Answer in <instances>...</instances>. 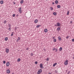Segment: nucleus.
I'll return each instance as SVG.
<instances>
[{
  "instance_id": "6e6552de",
  "label": "nucleus",
  "mask_w": 74,
  "mask_h": 74,
  "mask_svg": "<svg viewBox=\"0 0 74 74\" xmlns=\"http://www.w3.org/2000/svg\"><path fill=\"white\" fill-rule=\"evenodd\" d=\"M57 26H58V27L60 26V23H57Z\"/></svg>"
},
{
  "instance_id": "423d86ee",
  "label": "nucleus",
  "mask_w": 74,
  "mask_h": 74,
  "mask_svg": "<svg viewBox=\"0 0 74 74\" xmlns=\"http://www.w3.org/2000/svg\"><path fill=\"white\" fill-rule=\"evenodd\" d=\"M9 65H10V62H8L6 63V66L8 67L9 66Z\"/></svg>"
},
{
  "instance_id": "ddd939ff",
  "label": "nucleus",
  "mask_w": 74,
  "mask_h": 74,
  "mask_svg": "<svg viewBox=\"0 0 74 74\" xmlns=\"http://www.w3.org/2000/svg\"><path fill=\"white\" fill-rule=\"evenodd\" d=\"M57 30L58 31H59L60 30V27H58L57 28Z\"/></svg>"
},
{
  "instance_id": "aec40b11",
  "label": "nucleus",
  "mask_w": 74,
  "mask_h": 74,
  "mask_svg": "<svg viewBox=\"0 0 74 74\" xmlns=\"http://www.w3.org/2000/svg\"><path fill=\"white\" fill-rule=\"evenodd\" d=\"M23 3V0H22L20 1L21 4H22Z\"/></svg>"
},
{
  "instance_id": "cd10ccee",
  "label": "nucleus",
  "mask_w": 74,
  "mask_h": 74,
  "mask_svg": "<svg viewBox=\"0 0 74 74\" xmlns=\"http://www.w3.org/2000/svg\"><path fill=\"white\" fill-rule=\"evenodd\" d=\"M15 14H13V15H12L13 17H15Z\"/></svg>"
},
{
  "instance_id": "2eb2a0df",
  "label": "nucleus",
  "mask_w": 74,
  "mask_h": 74,
  "mask_svg": "<svg viewBox=\"0 0 74 74\" xmlns=\"http://www.w3.org/2000/svg\"><path fill=\"white\" fill-rule=\"evenodd\" d=\"M57 7L58 8H60V5H58L57 6Z\"/></svg>"
},
{
  "instance_id": "ea45409f",
  "label": "nucleus",
  "mask_w": 74,
  "mask_h": 74,
  "mask_svg": "<svg viewBox=\"0 0 74 74\" xmlns=\"http://www.w3.org/2000/svg\"><path fill=\"white\" fill-rule=\"evenodd\" d=\"M54 4H55V3H54V2H53L52 3V4L53 5H54Z\"/></svg>"
},
{
  "instance_id": "4c0bfd02",
  "label": "nucleus",
  "mask_w": 74,
  "mask_h": 74,
  "mask_svg": "<svg viewBox=\"0 0 74 74\" xmlns=\"http://www.w3.org/2000/svg\"><path fill=\"white\" fill-rule=\"evenodd\" d=\"M31 56H33V54L32 53H31Z\"/></svg>"
},
{
  "instance_id": "a19ab883",
  "label": "nucleus",
  "mask_w": 74,
  "mask_h": 74,
  "mask_svg": "<svg viewBox=\"0 0 74 74\" xmlns=\"http://www.w3.org/2000/svg\"><path fill=\"white\" fill-rule=\"evenodd\" d=\"M55 73H57V71L56 70L55 71Z\"/></svg>"
},
{
  "instance_id": "7c9ffc66",
  "label": "nucleus",
  "mask_w": 74,
  "mask_h": 74,
  "mask_svg": "<svg viewBox=\"0 0 74 74\" xmlns=\"http://www.w3.org/2000/svg\"><path fill=\"white\" fill-rule=\"evenodd\" d=\"M56 48H53V51H55V50H56Z\"/></svg>"
},
{
  "instance_id": "7ed1b4c3",
  "label": "nucleus",
  "mask_w": 74,
  "mask_h": 74,
  "mask_svg": "<svg viewBox=\"0 0 74 74\" xmlns=\"http://www.w3.org/2000/svg\"><path fill=\"white\" fill-rule=\"evenodd\" d=\"M43 66V64H40L39 66L41 69H44V67L42 66Z\"/></svg>"
},
{
  "instance_id": "c85d7f7f",
  "label": "nucleus",
  "mask_w": 74,
  "mask_h": 74,
  "mask_svg": "<svg viewBox=\"0 0 74 74\" xmlns=\"http://www.w3.org/2000/svg\"><path fill=\"white\" fill-rule=\"evenodd\" d=\"M3 64H5V61H3Z\"/></svg>"
},
{
  "instance_id": "393cba45",
  "label": "nucleus",
  "mask_w": 74,
  "mask_h": 74,
  "mask_svg": "<svg viewBox=\"0 0 74 74\" xmlns=\"http://www.w3.org/2000/svg\"><path fill=\"white\" fill-rule=\"evenodd\" d=\"M21 60V59L20 58H18L17 60V62H20V61Z\"/></svg>"
},
{
  "instance_id": "f03ea898",
  "label": "nucleus",
  "mask_w": 74,
  "mask_h": 74,
  "mask_svg": "<svg viewBox=\"0 0 74 74\" xmlns=\"http://www.w3.org/2000/svg\"><path fill=\"white\" fill-rule=\"evenodd\" d=\"M42 72V70L41 69H39L38 71V72H37L38 74H40L41 72Z\"/></svg>"
},
{
  "instance_id": "473e14b6",
  "label": "nucleus",
  "mask_w": 74,
  "mask_h": 74,
  "mask_svg": "<svg viewBox=\"0 0 74 74\" xmlns=\"http://www.w3.org/2000/svg\"><path fill=\"white\" fill-rule=\"evenodd\" d=\"M46 61H48V60H49V59L47 58V59H46Z\"/></svg>"
},
{
  "instance_id": "1a4fd4ad",
  "label": "nucleus",
  "mask_w": 74,
  "mask_h": 74,
  "mask_svg": "<svg viewBox=\"0 0 74 74\" xmlns=\"http://www.w3.org/2000/svg\"><path fill=\"white\" fill-rule=\"evenodd\" d=\"M58 38L59 41H61V40H62V38H61V37H60V36H59L58 37Z\"/></svg>"
},
{
  "instance_id": "0eeeda50",
  "label": "nucleus",
  "mask_w": 74,
  "mask_h": 74,
  "mask_svg": "<svg viewBox=\"0 0 74 74\" xmlns=\"http://www.w3.org/2000/svg\"><path fill=\"white\" fill-rule=\"evenodd\" d=\"M7 73L8 74H9V73H10V71L9 69H8L6 70Z\"/></svg>"
},
{
  "instance_id": "a211bd4d",
  "label": "nucleus",
  "mask_w": 74,
  "mask_h": 74,
  "mask_svg": "<svg viewBox=\"0 0 74 74\" xmlns=\"http://www.w3.org/2000/svg\"><path fill=\"white\" fill-rule=\"evenodd\" d=\"M50 10H51V11H52V10H53V8L52 7H50Z\"/></svg>"
},
{
  "instance_id": "6ab92c4d",
  "label": "nucleus",
  "mask_w": 74,
  "mask_h": 74,
  "mask_svg": "<svg viewBox=\"0 0 74 74\" xmlns=\"http://www.w3.org/2000/svg\"><path fill=\"white\" fill-rule=\"evenodd\" d=\"M53 14L54 15H56V13L54 12L53 13Z\"/></svg>"
},
{
  "instance_id": "09e8293b",
  "label": "nucleus",
  "mask_w": 74,
  "mask_h": 74,
  "mask_svg": "<svg viewBox=\"0 0 74 74\" xmlns=\"http://www.w3.org/2000/svg\"><path fill=\"white\" fill-rule=\"evenodd\" d=\"M57 26V25L56 24H55V26Z\"/></svg>"
},
{
  "instance_id": "5701e85b",
  "label": "nucleus",
  "mask_w": 74,
  "mask_h": 74,
  "mask_svg": "<svg viewBox=\"0 0 74 74\" xmlns=\"http://www.w3.org/2000/svg\"><path fill=\"white\" fill-rule=\"evenodd\" d=\"M9 27H11V25L10 24H9L8 25Z\"/></svg>"
},
{
  "instance_id": "f3484780",
  "label": "nucleus",
  "mask_w": 74,
  "mask_h": 74,
  "mask_svg": "<svg viewBox=\"0 0 74 74\" xmlns=\"http://www.w3.org/2000/svg\"><path fill=\"white\" fill-rule=\"evenodd\" d=\"M55 3L56 4H58V1L56 0L55 1Z\"/></svg>"
},
{
  "instance_id": "6e6d98bb",
  "label": "nucleus",
  "mask_w": 74,
  "mask_h": 74,
  "mask_svg": "<svg viewBox=\"0 0 74 74\" xmlns=\"http://www.w3.org/2000/svg\"><path fill=\"white\" fill-rule=\"evenodd\" d=\"M12 74H14V73H12Z\"/></svg>"
},
{
  "instance_id": "c03bdc74",
  "label": "nucleus",
  "mask_w": 74,
  "mask_h": 74,
  "mask_svg": "<svg viewBox=\"0 0 74 74\" xmlns=\"http://www.w3.org/2000/svg\"><path fill=\"white\" fill-rule=\"evenodd\" d=\"M13 34H11V36H13Z\"/></svg>"
},
{
  "instance_id": "3c124183",
  "label": "nucleus",
  "mask_w": 74,
  "mask_h": 74,
  "mask_svg": "<svg viewBox=\"0 0 74 74\" xmlns=\"http://www.w3.org/2000/svg\"><path fill=\"white\" fill-rule=\"evenodd\" d=\"M14 32H12V34H13V33H14Z\"/></svg>"
},
{
  "instance_id": "9b49d317",
  "label": "nucleus",
  "mask_w": 74,
  "mask_h": 74,
  "mask_svg": "<svg viewBox=\"0 0 74 74\" xmlns=\"http://www.w3.org/2000/svg\"><path fill=\"white\" fill-rule=\"evenodd\" d=\"M34 22L35 23H37L38 22V20L36 19L34 21Z\"/></svg>"
},
{
  "instance_id": "864d4df0",
  "label": "nucleus",
  "mask_w": 74,
  "mask_h": 74,
  "mask_svg": "<svg viewBox=\"0 0 74 74\" xmlns=\"http://www.w3.org/2000/svg\"><path fill=\"white\" fill-rule=\"evenodd\" d=\"M48 74H51V73H49Z\"/></svg>"
},
{
  "instance_id": "79ce46f5",
  "label": "nucleus",
  "mask_w": 74,
  "mask_h": 74,
  "mask_svg": "<svg viewBox=\"0 0 74 74\" xmlns=\"http://www.w3.org/2000/svg\"><path fill=\"white\" fill-rule=\"evenodd\" d=\"M57 51H58V50L57 49H56V52H57Z\"/></svg>"
},
{
  "instance_id": "20e7f679",
  "label": "nucleus",
  "mask_w": 74,
  "mask_h": 74,
  "mask_svg": "<svg viewBox=\"0 0 74 74\" xmlns=\"http://www.w3.org/2000/svg\"><path fill=\"white\" fill-rule=\"evenodd\" d=\"M5 51L6 53H8L9 52V49L6 48Z\"/></svg>"
},
{
  "instance_id": "bb28decb",
  "label": "nucleus",
  "mask_w": 74,
  "mask_h": 74,
  "mask_svg": "<svg viewBox=\"0 0 74 74\" xmlns=\"http://www.w3.org/2000/svg\"><path fill=\"white\" fill-rule=\"evenodd\" d=\"M53 41L54 42H56V39H54Z\"/></svg>"
},
{
  "instance_id": "5fc2aeb1",
  "label": "nucleus",
  "mask_w": 74,
  "mask_h": 74,
  "mask_svg": "<svg viewBox=\"0 0 74 74\" xmlns=\"http://www.w3.org/2000/svg\"><path fill=\"white\" fill-rule=\"evenodd\" d=\"M44 49V50H45V49Z\"/></svg>"
},
{
  "instance_id": "4d7b16f0",
  "label": "nucleus",
  "mask_w": 74,
  "mask_h": 74,
  "mask_svg": "<svg viewBox=\"0 0 74 74\" xmlns=\"http://www.w3.org/2000/svg\"><path fill=\"white\" fill-rule=\"evenodd\" d=\"M46 1H47V0H46Z\"/></svg>"
},
{
  "instance_id": "dca6fc26",
  "label": "nucleus",
  "mask_w": 74,
  "mask_h": 74,
  "mask_svg": "<svg viewBox=\"0 0 74 74\" xmlns=\"http://www.w3.org/2000/svg\"><path fill=\"white\" fill-rule=\"evenodd\" d=\"M56 65H57V63H55L53 65V67H55Z\"/></svg>"
},
{
  "instance_id": "a878e982",
  "label": "nucleus",
  "mask_w": 74,
  "mask_h": 74,
  "mask_svg": "<svg viewBox=\"0 0 74 74\" xmlns=\"http://www.w3.org/2000/svg\"><path fill=\"white\" fill-rule=\"evenodd\" d=\"M6 22H7V21H3V23H4V24H5V23H6Z\"/></svg>"
},
{
  "instance_id": "f704fd0d",
  "label": "nucleus",
  "mask_w": 74,
  "mask_h": 74,
  "mask_svg": "<svg viewBox=\"0 0 74 74\" xmlns=\"http://www.w3.org/2000/svg\"><path fill=\"white\" fill-rule=\"evenodd\" d=\"M38 63V62H37L36 61L35 62V64H37Z\"/></svg>"
},
{
  "instance_id": "f8f14e48",
  "label": "nucleus",
  "mask_w": 74,
  "mask_h": 74,
  "mask_svg": "<svg viewBox=\"0 0 74 74\" xmlns=\"http://www.w3.org/2000/svg\"><path fill=\"white\" fill-rule=\"evenodd\" d=\"M40 26H41V25H38L36 26V28H38V27H40Z\"/></svg>"
},
{
  "instance_id": "c9c22d12",
  "label": "nucleus",
  "mask_w": 74,
  "mask_h": 74,
  "mask_svg": "<svg viewBox=\"0 0 74 74\" xmlns=\"http://www.w3.org/2000/svg\"><path fill=\"white\" fill-rule=\"evenodd\" d=\"M72 42H74V39H73L72 40Z\"/></svg>"
},
{
  "instance_id": "a18cd8bd",
  "label": "nucleus",
  "mask_w": 74,
  "mask_h": 74,
  "mask_svg": "<svg viewBox=\"0 0 74 74\" xmlns=\"http://www.w3.org/2000/svg\"><path fill=\"white\" fill-rule=\"evenodd\" d=\"M52 38L53 39H55V37H53Z\"/></svg>"
},
{
  "instance_id": "4be33fe9",
  "label": "nucleus",
  "mask_w": 74,
  "mask_h": 74,
  "mask_svg": "<svg viewBox=\"0 0 74 74\" xmlns=\"http://www.w3.org/2000/svg\"><path fill=\"white\" fill-rule=\"evenodd\" d=\"M0 3L1 4H2L3 3V1H1L0 2Z\"/></svg>"
},
{
  "instance_id": "412c9836",
  "label": "nucleus",
  "mask_w": 74,
  "mask_h": 74,
  "mask_svg": "<svg viewBox=\"0 0 74 74\" xmlns=\"http://www.w3.org/2000/svg\"><path fill=\"white\" fill-rule=\"evenodd\" d=\"M5 41H7V40H8V38L7 37L5 38Z\"/></svg>"
},
{
  "instance_id": "58836bf2",
  "label": "nucleus",
  "mask_w": 74,
  "mask_h": 74,
  "mask_svg": "<svg viewBox=\"0 0 74 74\" xmlns=\"http://www.w3.org/2000/svg\"><path fill=\"white\" fill-rule=\"evenodd\" d=\"M66 38H67V39L69 38V36H67L66 37Z\"/></svg>"
},
{
  "instance_id": "b1692460",
  "label": "nucleus",
  "mask_w": 74,
  "mask_h": 74,
  "mask_svg": "<svg viewBox=\"0 0 74 74\" xmlns=\"http://www.w3.org/2000/svg\"><path fill=\"white\" fill-rule=\"evenodd\" d=\"M69 12H69V11H68L67 14V15H69Z\"/></svg>"
},
{
  "instance_id": "4468645a",
  "label": "nucleus",
  "mask_w": 74,
  "mask_h": 74,
  "mask_svg": "<svg viewBox=\"0 0 74 74\" xmlns=\"http://www.w3.org/2000/svg\"><path fill=\"white\" fill-rule=\"evenodd\" d=\"M59 51H62V47H60L59 49Z\"/></svg>"
},
{
  "instance_id": "2f4dec72",
  "label": "nucleus",
  "mask_w": 74,
  "mask_h": 74,
  "mask_svg": "<svg viewBox=\"0 0 74 74\" xmlns=\"http://www.w3.org/2000/svg\"><path fill=\"white\" fill-rule=\"evenodd\" d=\"M18 40H19H19H21V38H20V37H18Z\"/></svg>"
},
{
  "instance_id": "de8ad7c7",
  "label": "nucleus",
  "mask_w": 74,
  "mask_h": 74,
  "mask_svg": "<svg viewBox=\"0 0 74 74\" xmlns=\"http://www.w3.org/2000/svg\"><path fill=\"white\" fill-rule=\"evenodd\" d=\"M73 23V21H71L70 23Z\"/></svg>"
},
{
  "instance_id": "f257e3e1",
  "label": "nucleus",
  "mask_w": 74,
  "mask_h": 74,
  "mask_svg": "<svg viewBox=\"0 0 74 74\" xmlns=\"http://www.w3.org/2000/svg\"><path fill=\"white\" fill-rule=\"evenodd\" d=\"M69 62V60H66L64 62V64L65 66L66 65H67L68 64V62Z\"/></svg>"
},
{
  "instance_id": "9d476101",
  "label": "nucleus",
  "mask_w": 74,
  "mask_h": 74,
  "mask_svg": "<svg viewBox=\"0 0 74 74\" xmlns=\"http://www.w3.org/2000/svg\"><path fill=\"white\" fill-rule=\"evenodd\" d=\"M44 32H45V33H47V32H48V29H45L44 30Z\"/></svg>"
},
{
  "instance_id": "8fccbe9b",
  "label": "nucleus",
  "mask_w": 74,
  "mask_h": 74,
  "mask_svg": "<svg viewBox=\"0 0 74 74\" xmlns=\"http://www.w3.org/2000/svg\"><path fill=\"white\" fill-rule=\"evenodd\" d=\"M18 16V14H17V15H16V16Z\"/></svg>"
},
{
  "instance_id": "72a5a7b5",
  "label": "nucleus",
  "mask_w": 74,
  "mask_h": 74,
  "mask_svg": "<svg viewBox=\"0 0 74 74\" xmlns=\"http://www.w3.org/2000/svg\"><path fill=\"white\" fill-rule=\"evenodd\" d=\"M8 30H9L10 31H11V27H9L8 29Z\"/></svg>"
},
{
  "instance_id": "39448f33",
  "label": "nucleus",
  "mask_w": 74,
  "mask_h": 74,
  "mask_svg": "<svg viewBox=\"0 0 74 74\" xmlns=\"http://www.w3.org/2000/svg\"><path fill=\"white\" fill-rule=\"evenodd\" d=\"M22 10V8H19L18 11L20 12V14H21L22 13V12H21V10Z\"/></svg>"
},
{
  "instance_id": "e433bc0d",
  "label": "nucleus",
  "mask_w": 74,
  "mask_h": 74,
  "mask_svg": "<svg viewBox=\"0 0 74 74\" xmlns=\"http://www.w3.org/2000/svg\"><path fill=\"white\" fill-rule=\"evenodd\" d=\"M70 73V72L69 71L67 74H69Z\"/></svg>"
},
{
  "instance_id": "49530a36",
  "label": "nucleus",
  "mask_w": 74,
  "mask_h": 74,
  "mask_svg": "<svg viewBox=\"0 0 74 74\" xmlns=\"http://www.w3.org/2000/svg\"><path fill=\"white\" fill-rule=\"evenodd\" d=\"M26 50H29V48H27V49H26Z\"/></svg>"
},
{
  "instance_id": "603ef678",
  "label": "nucleus",
  "mask_w": 74,
  "mask_h": 74,
  "mask_svg": "<svg viewBox=\"0 0 74 74\" xmlns=\"http://www.w3.org/2000/svg\"><path fill=\"white\" fill-rule=\"evenodd\" d=\"M13 3L14 4H15V2H14Z\"/></svg>"
},
{
  "instance_id": "c756f323",
  "label": "nucleus",
  "mask_w": 74,
  "mask_h": 74,
  "mask_svg": "<svg viewBox=\"0 0 74 74\" xmlns=\"http://www.w3.org/2000/svg\"><path fill=\"white\" fill-rule=\"evenodd\" d=\"M17 29V27H15V28L14 30H16V29Z\"/></svg>"
},
{
  "instance_id": "37998d69",
  "label": "nucleus",
  "mask_w": 74,
  "mask_h": 74,
  "mask_svg": "<svg viewBox=\"0 0 74 74\" xmlns=\"http://www.w3.org/2000/svg\"><path fill=\"white\" fill-rule=\"evenodd\" d=\"M19 41V40H18V39H17L16 41H17V42H18V41Z\"/></svg>"
}]
</instances>
